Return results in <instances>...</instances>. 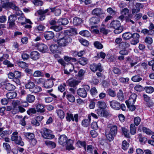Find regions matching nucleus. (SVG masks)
<instances>
[{"instance_id": "obj_8", "label": "nucleus", "mask_w": 154, "mask_h": 154, "mask_svg": "<svg viewBox=\"0 0 154 154\" xmlns=\"http://www.w3.org/2000/svg\"><path fill=\"white\" fill-rule=\"evenodd\" d=\"M132 38L133 39L130 41V43L131 45H135L139 42L140 35L139 34L135 33L132 34Z\"/></svg>"}, {"instance_id": "obj_27", "label": "nucleus", "mask_w": 154, "mask_h": 154, "mask_svg": "<svg viewBox=\"0 0 154 154\" xmlns=\"http://www.w3.org/2000/svg\"><path fill=\"white\" fill-rule=\"evenodd\" d=\"M82 23V20L79 17H75L73 20V24L76 26L79 25Z\"/></svg>"}, {"instance_id": "obj_24", "label": "nucleus", "mask_w": 154, "mask_h": 154, "mask_svg": "<svg viewBox=\"0 0 154 154\" xmlns=\"http://www.w3.org/2000/svg\"><path fill=\"white\" fill-rule=\"evenodd\" d=\"M50 8L51 10V12H53L55 15L56 16L59 15L61 13V11L60 9L56 7L51 8Z\"/></svg>"}, {"instance_id": "obj_16", "label": "nucleus", "mask_w": 154, "mask_h": 154, "mask_svg": "<svg viewBox=\"0 0 154 154\" xmlns=\"http://www.w3.org/2000/svg\"><path fill=\"white\" fill-rule=\"evenodd\" d=\"M35 108L37 112L41 113H43L45 112V105L42 103H38L36 105Z\"/></svg>"}, {"instance_id": "obj_37", "label": "nucleus", "mask_w": 154, "mask_h": 154, "mask_svg": "<svg viewBox=\"0 0 154 154\" xmlns=\"http://www.w3.org/2000/svg\"><path fill=\"white\" fill-rule=\"evenodd\" d=\"M5 88L8 91H12L15 89V87L14 85L10 83H7L5 85Z\"/></svg>"}, {"instance_id": "obj_46", "label": "nucleus", "mask_w": 154, "mask_h": 154, "mask_svg": "<svg viewBox=\"0 0 154 154\" xmlns=\"http://www.w3.org/2000/svg\"><path fill=\"white\" fill-rule=\"evenodd\" d=\"M88 59L85 57L81 58L79 61V63L81 65L84 66L87 64Z\"/></svg>"}, {"instance_id": "obj_14", "label": "nucleus", "mask_w": 154, "mask_h": 154, "mask_svg": "<svg viewBox=\"0 0 154 154\" xmlns=\"http://www.w3.org/2000/svg\"><path fill=\"white\" fill-rule=\"evenodd\" d=\"M110 105L111 107L116 110H119L120 109V104L116 101L112 100L110 101Z\"/></svg>"}, {"instance_id": "obj_21", "label": "nucleus", "mask_w": 154, "mask_h": 154, "mask_svg": "<svg viewBox=\"0 0 154 154\" xmlns=\"http://www.w3.org/2000/svg\"><path fill=\"white\" fill-rule=\"evenodd\" d=\"M54 85L52 80L48 79L45 81L44 85L46 88H50L52 87Z\"/></svg>"}, {"instance_id": "obj_28", "label": "nucleus", "mask_w": 154, "mask_h": 154, "mask_svg": "<svg viewBox=\"0 0 154 154\" xmlns=\"http://www.w3.org/2000/svg\"><path fill=\"white\" fill-rule=\"evenodd\" d=\"M69 23V21L67 18H63L59 19L57 21V23L59 25H65Z\"/></svg>"}, {"instance_id": "obj_1", "label": "nucleus", "mask_w": 154, "mask_h": 154, "mask_svg": "<svg viewBox=\"0 0 154 154\" xmlns=\"http://www.w3.org/2000/svg\"><path fill=\"white\" fill-rule=\"evenodd\" d=\"M118 128L116 125H112L105 130V134L107 139L109 141L113 140L117 133Z\"/></svg>"}, {"instance_id": "obj_20", "label": "nucleus", "mask_w": 154, "mask_h": 154, "mask_svg": "<svg viewBox=\"0 0 154 154\" xmlns=\"http://www.w3.org/2000/svg\"><path fill=\"white\" fill-rule=\"evenodd\" d=\"M54 32L51 31H48L44 34V37L47 40H50L52 39L54 36Z\"/></svg>"}, {"instance_id": "obj_36", "label": "nucleus", "mask_w": 154, "mask_h": 154, "mask_svg": "<svg viewBox=\"0 0 154 154\" xmlns=\"http://www.w3.org/2000/svg\"><path fill=\"white\" fill-rule=\"evenodd\" d=\"M117 97L119 100L122 101L124 99L123 92L121 89L119 90L117 94Z\"/></svg>"}, {"instance_id": "obj_57", "label": "nucleus", "mask_w": 154, "mask_h": 154, "mask_svg": "<svg viewBox=\"0 0 154 154\" xmlns=\"http://www.w3.org/2000/svg\"><path fill=\"white\" fill-rule=\"evenodd\" d=\"M37 112L36 108H30L27 111V113L29 115L32 114H35Z\"/></svg>"}, {"instance_id": "obj_62", "label": "nucleus", "mask_w": 154, "mask_h": 154, "mask_svg": "<svg viewBox=\"0 0 154 154\" xmlns=\"http://www.w3.org/2000/svg\"><path fill=\"white\" fill-rule=\"evenodd\" d=\"M20 101L19 100H14L12 102V104L13 107L15 108H17V106L20 105Z\"/></svg>"}, {"instance_id": "obj_48", "label": "nucleus", "mask_w": 154, "mask_h": 154, "mask_svg": "<svg viewBox=\"0 0 154 154\" xmlns=\"http://www.w3.org/2000/svg\"><path fill=\"white\" fill-rule=\"evenodd\" d=\"M58 116L61 119L64 118V113L61 109H58L57 111Z\"/></svg>"}, {"instance_id": "obj_43", "label": "nucleus", "mask_w": 154, "mask_h": 154, "mask_svg": "<svg viewBox=\"0 0 154 154\" xmlns=\"http://www.w3.org/2000/svg\"><path fill=\"white\" fill-rule=\"evenodd\" d=\"M42 90L41 88L40 87L35 86V87H34L31 92L32 93H37L40 92Z\"/></svg>"}, {"instance_id": "obj_52", "label": "nucleus", "mask_w": 154, "mask_h": 154, "mask_svg": "<svg viewBox=\"0 0 154 154\" xmlns=\"http://www.w3.org/2000/svg\"><path fill=\"white\" fill-rule=\"evenodd\" d=\"M17 18L15 14L10 15L8 17V21L15 22Z\"/></svg>"}, {"instance_id": "obj_49", "label": "nucleus", "mask_w": 154, "mask_h": 154, "mask_svg": "<svg viewBox=\"0 0 154 154\" xmlns=\"http://www.w3.org/2000/svg\"><path fill=\"white\" fill-rule=\"evenodd\" d=\"M14 8H13V9L15 11H16L15 13L16 16H19L22 14V11L19 10L18 7L15 5V6H14Z\"/></svg>"}, {"instance_id": "obj_5", "label": "nucleus", "mask_w": 154, "mask_h": 154, "mask_svg": "<svg viewBox=\"0 0 154 154\" xmlns=\"http://www.w3.org/2000/svg\"><path fill=\"white\" fill-rule=\"evenodd\" d=\"M41 133L42 136L44 138L51 139L54 138V136L52 134V131L46 128H43Z\"/></svg>"}, {"instance_id": "obj_51", "label": "nucleus", "mask_w": 154, "mask_h": 154, "mask_svg": "<svg viewBox=\"0 0 154 154\" xmlns=\"http://www.w3.org/2000/svg\"><path fill=\"white\" fill-rule=\"evenodd\" d=\"M50 28L56 32H59L62 29V27L60 26H52Z\"/></svg>"}, {"instance_id": "obj_18", "label": "nucleus", "mask_w": 154, "mask_h": 154, "mask_svg": "<svg viewBox=\"0 0 154 154\" xmlns=\"http://www.w3.org/2000/svg\"><path fill=\"white\" fill-rule=\"evenodd\" d=\"M38 49L40 51L45 52L48 49V47L43 44H38L37 45Z\"/></svg>"}, {"instance_id": "obj_10", "label": "nucleus", "mask_w": 154, "mask_h": 154, "mask_svg": "<svg viewBox=\"0 0 154 154\" xmlns=\"http://www.w3.org/2000/svg\"><path fill=\"white\" fill-rule=\"evenodd\" d=\"M143 5L140 3H137L134 7L132 9V13L133 14H134L139 12L140 11V9L142 8L143 7Z\"/></svg>"}, {"instance_id": "obj_12", "label": "nucleus", "mask_w": 154, "mask_h": 154, "mask_svg": "<svg viewBox=\"0 0 154 154\" xmlns=\"http://www.w3.org/2000/svg\"><path fill=\"white\" fill-rule=\"evenodd\" d=\"M91 14L93 15H95L97 17H100L104 14V12L101 8H97L92 11Z\"/></svg>"}, {"instance_id": "obj_44", "label": "nucleus", "mask_w": 154, "mask_h": 154, "mask_svg": "<svg viewBox=\"0 0 154 154\" xmlns=\"http://www.w3.org/2000/svg\"><path fill=\"white\" fill-rule=\"evenodd\" d=\"M130 131L131 134L134 135L135 134L136 132V129L135 125L134 124H132L131 125Z\"/></svg>"}, {"instance_id": "obj_13", "label": "nucleus", "mask_w": 154, "mask_h": 154, "mask_svg": "<svg viewBox=\"0 0 154 154\" xmlns=\"http://www.w3.org/2000/svg\"><path fill=\"white\" fill-rule=\"evenodd\" d=\"M59 47L57 44H53L50 47V51L53 53H60Z\"/></svg>"}, {"instance_id": "obj_6", "label": "nucleus", "mask_w": 154, "mask_h": 154, "mask_svg": "<svg viewBox=\"0 0 154 154\" xmlns=\"http://www.w3.org/2000/svg\"><path fill=\"white\" fill-rule=\"evenodd\" d=\"M71 41L72 39L69 36H67L57 40V42L58 45L63 47L65 46Z\"/></svg>"}, {"instance_id": "obj_58", "label": "nucleus", "mask_w": 154, "mask_h": 154, "mask_svg": "<svg viewBox=\"0 0 154 154\" xmlns=\"http://www.w3.org/2000/svg\"><path fill=\"white\" fill-rule=\"evenodd\" d=\"M79 41L80 43L84 46H87L89 44V43L88 41L83 38L79 39Z\"/></svg>"}, {"instance_id": "obj_55", "label": "nucleus", "mask_w": 154, "mask_h": 154, "mask_svg": "<svg viewBox=\"0 0 154 154\" xmlns=\"http://www.w3.org/2000/svg\"><path fill=\"white\" fill-rule=\"evenodd\" d=\"M43 75L42 72L41 71L37 70L35 71L33 74V76L35 77L42 76Z\"/></svg>"}, {"instance_id": "obj_30", "label": "nucleus", "mask_w": 154, "mask_h": 154, "mask_svg": "<svg viewBox=\"0 0 154 154\" xmlns=\"http://www.w3.org/2000/svg\"><path fill=\"white\" fill-rule=\"evenodd\" d=\"M96 149L94 146L91 145H87L85 149V151H87L88 153L91 154L93 153V150L94 151V149Z\"/></svg>"}, {"instance_id": "obj_19", "label": "nucleus", "mask_w": 154, "mask_h": 154, "mask_svg": "<svg viewBox=\"0 0 154 154\" xmlns=\"http://www.w3.org/2000/svg\"><path fill=\"white\" fill-rule=\"evenodd\" d=\"M100 18L96 17H93L90 18L89 22L91 25L98 24L100 22Z\"/></svg>"}, {"instance_id": "obj_41", "label": "nucleus", "mask_w": 154, "mask_h": 154, "mask_svg": "<svg viewBox=\"0 0 154 154\" xmlns=\"http://www.w3.org/2000/svg\"><path fill=\"white\" fill-rule=\"evenodd\" d=\"M129 145V144L126 140H124L122 142V148L124 150H126L128 149Z\"/></svg>"}, {"instance_id": "obj_29", "label": "nucleus", "mask_w": 154, "mask_h": 154, "mask_svg": "<svg viewBox=\"0 0 154 154\" xmlns=\"http://www.w3.org/2000/svg\"><path fill=\"white\" fill-rule=\"evenodd\" d=\"M35 87V84L33 82L30 81L27 83L25 85L26 88L29 89V90L31 92Z\"/></svg>"}, {"instance_id": "obj_15", "label": "nucleus", "mask_w": 154, "mask_h": 154, "mask_svg": "<svg viewBox=\"0 0 154 154\" xmlns=\"http://www.w3.org/2000/svg\"><path fill=\"white\" fill-rule=\"evenodd\" d=\"M137 95L135 94H133L130 96L128 101H126V104H129L131 105L134 104L135 102Z\"/></svg>"}, {"instance_id": "obj_33", "label": "nucleus", "mask_w": 154, "mask_h": 154, "mask_svg": "<svg viewBox=\"0 0 154 154\" xmlns=\"http://www.w3.org/2000/svg\"><path fill=\"white\" fill-rule=\"evenodd\" d=\"M45 143L46 145L51 148H54L56 146L55 143L50 140L45 141Z\"/></svg>"}, {"instance_id": "obj_9", "label": "nucleus", "mask_w": 154, "mask_h": 154, "mask_svg": "<svg viewBox=\"0 0 154 154\" xmlns=\"http://www.w3.org/2000/svg\"><path fill=\"white\" fill-rule=\"evenodd\" d=\"M78 115L77 114H75L74 117L72 114L69 113H67L66 115V120L70 122L71 120L72 121H75L76 122L78 121Z\"/></svg>"}, {"instance_id": "obj_47", "label": "nucleus", "mask_w": 154, "mask_h": 154, "mask_svg": "<svg viewBox=\"0 0 154 154\" xmlns=\"http://www.w3.org/2000/svg\"><path fill=\"white\" fill-rule=\"evenodd\" d=\"M142 80V78L137 75L134 76L131 78V80L135 82H139L141 81Z\"/></svg>"}, {"instance_id": "obj_42", "label": "nucleus", "mask_w": 154, "mask_h": 154, "mask_svg": "<svg viewBox=\"0 0 154 154\" xmlns=\"http://www.w3.org/2000/svg\"><path fill=\"white\" fill-rule=\"evenodd\" d=\"M122 133L127 138L130 137L128 130L127 129L124 127H122Z\"/></svg>"}, {"instance_id": "obj_7", "label": "nucleus", "mask_w": 154, "mask_h": 154, "mask_svg": "<svg viewBox=\"0 0 154 154\" xmlns=\"http://www.w3.org/2000/svg\"><path fill=\"white\" fill-rule=\"evenodd\" d=\"M91 70L93 72H95L97 70L100 72L103 71V69L100 63H93L91 64L90 66Z\"/></svg>"}, {"instance_id": "obj_2", "label": "nucleus", "mask_w": 154, "mask_h": 154, "mask_svg": "<svg viewBox=\"0 0 154 154\" xmlns=\"http://www.w3.org/2000/svg\"><path fill=\"white\" fill-rule=\"evenodd\" d=\"M110 27L115 29L114 32L116 34H119L123 30L120 21L117 20H114L111 21L110 24Z\"/></svg>"}, {"instance_id": "obj_38", "label": "nucleus", "mask_w": 154, "mask_h": 154, "mask_svg": "<svg viewBox=\"0 0 154 154\" xmlns=\"http://www.w3.org/2000/svg\"><path fill=\"white\" fill-rule=\"evenodd\" d=\"M80 82V81L75 80H70L69 81V84L71 87H74L77 85Z\"/></svg>"}, {"instance_id": "obj_63", "label": "nucleus", "mask_w": 154, "mask_h": 154, "mask_svg": "<svg viewBox=\"0 0 154 154\" xmlns=\"http://www.w3.org/2000/svg\"><path fill=\"white\" fill-rule=\"evenodd\" d=\"M107 91L109 95L111 97H114L116 96V92L113 90L111 89H109Z\"/></svg>"}, {"instance_id": "obj_54", "label": "nucleus", "mask_w": 154, "mask_h": 154, "mask_svg": "<svg viewBox=\"0 0 154 154\" xmlns=\"http://www.w3.org/2000/svg\"><path fill=\"white\" fill-rule=\"evenodd\" d=\"M138 138L139 141L142 143H145L147 141V139L146 137H142L141 134H138Z\"/></svg>"}, {"instance_id": "obj_4", "label": "nucleus", "mask_w": 154, "mask_h": 154, "mask_svg": "<svg viewBox=\"0 0 154 154\" xmlns=\"http://www.w3.org/2000/svg\"><path fill=\"white\" fill-rule=\"evenodd\" d=\"M18 134L17 131L13 132L11 135V140L12 141H15L17 144L23 146L24 145V143L22 141L21 137L18 136Z\"/></svg>"}, {"instance_id": "obj_22", "label": "nucleus", "mask_w": 154, "mask_h": 154, "mask_svg": "<svg viewBox=\"0 0 154 154\" xmlns=\"http://www.w3.org/2000/svg\"><path fill=\"white\" fill-rule=\"evenodd\" d=\"M97 105L100 109H105L107 107V105L105 102L101 101H97Z\"/></svg>"}, {"instance_id": "obj_3", "label": "nucleus", "mask_w": 154, "mask_h": 154, "mask_svg": "<svg viewBox=\"0 0 154 154\" xmlns=\"http://www.w3.org/2000/svg\"><path fill=\"white\" fill-rule=\"evenodd\" d=\"M90 88L88 85H84L82 88H79L77 91L78 94L80 97L85 98L87 95V91H88L90 89Z\"/></svg>"}, {"instance_id": "obj_17", "label": "nucleus", "mask_w": 154, "mask_h": 154, "mask_svg": "<svg viewBox=\"0 0 154 154\" xmlns=\"http://www.w3.org/2000/svg\"><path fill=\"white\" fill-rule=\"evenodd\" d=\"M30 57L32 60H35L40 57V54L38 52L36 51H33L30 54Z\"/></svg>"}, {"instance_id": "obj_11", "label": "nucleus", "mask_w": 154, "mask_h": 154, "mask_svg": "<svg viewBox=\"0 0 154 154\" xmlns=\"http://www.w3.org/2000/svg\"><path fill=\"white\" fill-rule=\"evenodd\" d=\"M68 141L67 138L65 135H61L58 138L59 143L63 146H66Z\"/></svg>"}, {"instance_id": "obj_53", "label": "nucleus", "mask_w": 154, "mask_h": 154, "mask_svg": "<svg viewBox=\"0 0 154 154\" xmlns=\"http://www.w3.org/2000/svg\"><path fill=\"white\" fill-rule=\"evenodd\" d=\"M144 89L146 92L148 93H152L154 91V88L151 86L146 87Z\"/></svg>"}, {"instance_id": "obj_25", "label": "nucleus", "mask_w": 154, "mask_h": 154, "mask_svg": "<svg viewBox=\"0 0 154 154\" xmlns=\"http://www.w3.org/2000/svg\"><path fill=\"white\" fill-rule=\"evenodd\" d=\"M15 5L11 2H8L5 3L3 4L2 5V7L6 9H8L9 8H11L13 9V8H14V6H15Z\"/></svg>"}, {"instance_id": "obj_23", "label": "nucleus", "mask_w": 154, "mask_h": 154, "mask_svg": "<svg viewBox=\"0 0 154 154\" xmlns=\"http://www.w3.org/2000/svg\"><path fill=\"white\" fill-rule=\"evenodd\" d=\"M72 143L73 142L72 140L70 139L68 140L66 146V149L73 150L75 149V148L73 146Z\"/></svg>"}, {"instance_id": "obj_35", "label": "nucleus", "mask_w": 154, "mask_h": 154, "mask_svg": "<svg viewBox=\"0 0 154 154\" xmlns=\"http://www.w3.org/2000/svg\"><path fill=\"white\" fill-rule=\"evenodd\" d=\"M26 99L27 102L29 103H32L35 100V97L33 95L29 94L27 95Z\"/></svg>"}, {"instance_id": "obj_39", "label": "nucleus", "mask_w": 154, "mask_h": 154, "mask_svg": "<svg viewBox=\"0 0 154 154\" xmlns=\"http://www.w3.org/2000/svg\"><path fill=\"white\" fill-rule=\"evenodd\" d=\"M76 144L78 147L81 148L83 147L84 149L85 148L86 145V143L85 141H82L80 140H78Z\"/></svg>"}, {"instance_id": "obj_61", "label": "nucleus", "mask_w": 154, "mask_h": 154, "mask_svg": "<svg viewBox=\"0 0 154 154\" xmlns=\"http://www.w3.org/2000/svg\"><path fill=\"white\" fill-rule=\"evenodd\" d=\"M66 98L68 100L71 102H73L75 101V97L71 94H67L66 96Z\"/></svg>"}, {"instance_id": "obj_34", "label": "nucleus", "mask_w": 154, "mask_h": 154, "mask_svg": "<svg viewBox=\"0 0 154 154\" xmlns=\"http://www.w3.org/2000/svg\"><path fill=\"white\" fill-rule=\"evenodd\" d=\"M132 34L129 32H127L122 35L123 38L125 40H129L132 38Z\"/></svg>"}, {"instance_id": "obj_50", "label": "nucleus", "mask_w": 154, "mask_h": 154, "mask_svg": "<svg viewBox=\"0 0 154 154\" xmlns=\"http://www.w3.org/2000/svg\"><path fill=\"white\" fill-rule=\"evenodd\" d=\"M132 16L131 14L128 15V17H125L126 21L127 23H131L133 24H134L135 23V21L132 20L131 19Z\"/></svg>"}, {"instance_id": "obj_32", "label": "nucleus", "mask_w": 154, "mask_h": 154, "mask_svg": "<svg viewBox=\"0 0 154 154\" xmlns=\"http://www.w3.org/2000/svg\"><path fill=\"white\" fill-rule=\"evenodd\" d=\"M141 32L144 35L146 34L151 35H154V30H149L146 29H143L141 31Z\"/></svg>"}, {"instance_id": "obj_31", "label": "nucleus", "mask_w": 154, "mask_h": 154, "mask_svg": "<svg viewBox=\"0 0 154 154\" xmlns=\"http://www.w3.org/2000/svg\"><path fill=\"white\" fill-rule=\"evenodd\" d=\"M6 96L8 99H13L16 97L17 94L15 92H11L7 93Z\"/></svg>"}, {"instance_id": "obj_40", "label": "nucleus", "mask_w": 154, "mask_h": 154, "mask_svg": "<svg viewBox=\"0 0 154 154\" xmlns=\"http://www.w3.org/2000/svg\"><path fill=\"white\" fill-rule=\"evenodd\" d=\"M79 34L82 36L85 37H89L91 35L89 31L86 30L80 31L79 32Z\"/></svg>"}, {"instance_id": "obj_64", "label": "nucleus", "mask_w": 154, "mask_h": 154, "mask_svg": "<svg viewBox=\"0 0 154 154\" xmlns=\"http://www.w3.org/2000/svg\"><path fill=\"white\" fill-rule=\"evenodd\" d=\"M142 130L143 131L147 134L150 135L151 134L152 131L149 129L145 127H143Z\"/></svg>"}, {"instance_id": "obj_45", "label": "nucleus", "mask_w": 154, "mask_h": 154, "mask_svg": "<svg viewBox=\"0 0 154 154\" xmlns=\"http://www.w3.org/2000/svg\"><path fill=\"white\" fill-rule=\"evenodd\" d=\"M90 92L91 95L93 96L96 95L98 93L97 89L94 87L91 88L90 90Z\"/></svg>"}, {"instance_id": "obj_59", "label": "nucleus", "mask_w": 154, "mask_h": 154, "mask_svg": "<svg viewBox=\"0 0 154 154\" xmlns=\"http://www.w3.org/2000/svg\"><path fill=\"white\" fill-rule=\"evenodd\" d=\"M25 136L30 140L34 138V135L32 133H26L24 134Z\"/></svg>"}, {"instance_id": "obj_60", "label": "nucleus", "mask_w": 154, "mask_h": 154, "mask_svg": "<svg viewBox=\"0 0 154 154\" xmlns=\"http://www.w3.org/2000/svg\"><path fill=\"white\" fill-rule=\"evenodd\" d=\"M90 123L89 120L87 119H85L82 121V125L84 127H87L90 125Z\"/></svg>"}, {"instance_id": "obj_56", "label": "nucleus", "mask_w": 154, "mask_h": 154, "mask_svg": "<svg viewBox=\"0 0 154 154\" xmlns=\"http://www.w3.org/2000/svg\"><path fill=\"white\" fill-rule=\"evenodd\" d=\"M95 47L98 49H101L103 47V45L99 42L96 41L94 42Z\"/></svg>"}, {"instance_id": "obj_26", "label": "nucleus", "mask_w": 154, "mask_h": 154, "mask_svg": "<svg viewBox=\"0 0 154 154\" xmlns=\"http://www.w3.org/2000/svg\"><path fill=\"white\" fill-rule=\"evenodd\" d=\"M64 33L67 34V36H69V35H71L72 34L76 33V30L75 29L70 28L69 29L65 31Z\"/></svg>"}]
</instances>
